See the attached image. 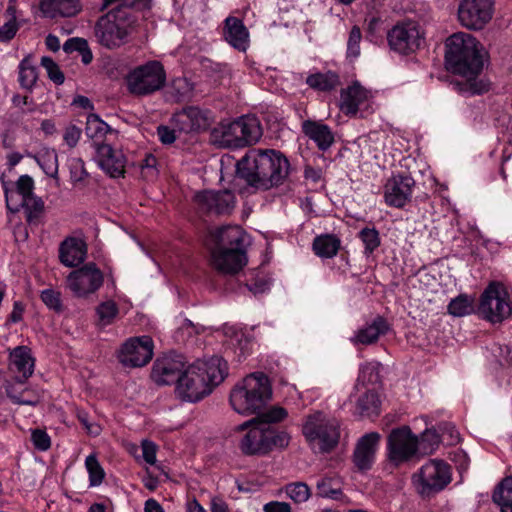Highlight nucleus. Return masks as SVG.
<instances>
[{"mask_svg":"<svg viewBox=\"0 0 512 512\" xmlns=\"http://www.w3.org/2000/svg\"><path fill=\"white\" fill-rule=\"evenodd\" d=\"M37 161L47 175L56 177L58 174V156L54 150L39 155Z\"/></svg>","mask_w":512,"mask_h":512,"instance_id":"09e8293b","label":"nucleus"},{"mask_svg":"<svg viewBox=\"0 0 512 512\" xmlns=\"http://www.w3.org/2000/svg\"><path fill=\"white\" fill-rule=\"evenodd\" d=\"M341 241L333 234H323L314 238L313 251L321 258H332L340 249Z\"/></svg>","mask_w":512,"mask_h":512,"instance_id":"c9c22d12","label":"nucleus"},{"mask_svg":"<svg viewBox=\"0 0 512 512\" xmlns=\"http://www.w3.org/2000/svg\"><path fill=\"white\" fill-rule=\"evenodd\" d=\"M380 404L377 389L366 388L356 400V413L361 417H376L380 414Z\"/></svg>","mask_w":512,"mask_h":512,"instance_id":"473e14b6","label":"nucleus"},{"mask_svg":"<svg viewBox=\"0 0 512 512\" xmlns=\"http://www.w3.org/2000/svg\"><path fill=\"white\" fill-rule=\"evenodd\" d=\"M38 78L37 69L29 58H24L19 65V82L22 88L31 90Z\"/></svg>","mask_w":512,"mask_h":512,"instance_id":"37998d69","label":"nucleus"},{"mask_svg":"<svg viewBox=\"0 0 512 512\" xmlns=\"http://www.w3.org/2000/svg\"><path fill=\"white\" fill-rule=\"evenodd\" d=\"M414 479L420 494L439 492L451 481L450 466L443 460H430L414 475Z\"/></svg>","mask_w":512,"mask_h":512,"instance_id":"f8f14e48","label":"nucleus"},{"mask_svg":"<svg viewBox=\"0 0 512 512\" xmlns=\"http://www.w3.org/2000/svg\"><path fill=\"white\" fill-rule=\"evenodd\" d=\"M317 495L334 500L342 495L341 482L337 477H324L316 484Z\"/></svg>","mask_w":512,"mask_h":512,"instance_id":"a19ab883","label":"nucleus"},{"mask_svg":"<svg viewBox=\"0 0 512 512\" xmlns=\"http://www.w3.org/2000/svg\"><path fill=\"white\" fill-rule=\"evenodd\" d=\"M34 181L28 175H22L16 182V191H10L9 194L13 193L14 201L16 199H23L33 195Z\"/></svg>","mask_w":512,"mask_h":512,"instance_id":"3c124183","label":"nucleus"},{"mask_svg":"<svg viewBox=\"0 0 512 512\" xmlns=\"http://www.w3.org/2000/svg\"><path fill=\"white\" fill-rule=\"evenodd\" d=\"M4 193L7 209L12 212H18L22 206L27 212V220L31 222L34 218H37L44 209V203L41 198L36 197L34 194L23 199H16L14 201L13 193L9 194V189L4 183Z\"/></svg>","mask_w":512,"mask_h":512,"instance_id":"c85d7f7f","label":"nucleus"},{"mask_svg":"<svg viewBox=\"0 0 512 512\" xmlns=\"http://www.w3.org/2000/svg\"><path fill=\"white\" fill-rule=\"evenodd\" d=\"M81 134L82 130L79 127L76 125H69L64 131L63 140L68 147L74 148L78 144Z\"/></svg>","mask_w":512,"mask_h":512,"instance_id":"052dcab7","label":"nucleus"},{"mask_svg":"<svg viewBox=\"0 0 512 512\" xmlns=\"http://www.w3.org/2000/svg\"><path fill=\"white\" fill-rule=\"evenodd\" d=\"M387 42L391 50L401 55H410L425 43V30L415 20L398 21L388 32Z\"/></svg>","mask_w":512,"mask_h":512,"instance_id":"9d476101","label":"nucleus"},{"mask_svg":"<svg viewBox=\"0 0 512 512\" xmlns=\"http://www.w3.org/2000/svg\"><path fill=\"white\" fill-rule=\"evenodd\" d=\"M237 429L247 430L239 442V448L245 455H266L274 449H285L291 439L286 431H278L254 419L244 422Z\"/></svg>","mask_w":512,"mask_h":512,"instance_id":"423d86ee","label":"nucleus"},{"mask_svg":"<svg viewBox=\"0 0 512 512\" xmlns=\"http://www.w3.org/2000/svg\"><path fill=\"white\" fill-rule=\"evenodd\" d=\"M43 16L48 18L73 17L81 9L79 0H41L39 5Z\"/></svg>","mask_w":512,"mask_h":512,"instance_id":"cd10ccee","label":"nucleus"},{"mask_svg":"<svg viewBox=\"0 0 512 512\" xmlns=\"http://www.w3.org/2000/svg\"><path fill=\"white\" fill-rule=\"evenodd\" d=\"M172 123L180 132L190 133L205 130L209 125L208 113L198 107H187L176 112Z\"/></svg>","mask_w":512,"mask_h":512,"instance_id":"5701e85b","label":"nucleus"},{"mask_svg":"<svg viewBox=\"0 0 512 512\" xmlns=\"http://www.w3.org/2000/svg\"><path fill=\"white\" fill-rule=\"evenodd\" d=\"M511 312V304L503 285L496 282L490 283L481 295L479 315L492 323H497L510 316Z\"/></svg>","mask_w":512,"mask_h":512,"instance_id":"9b49d317","label":"nucleus"},{"mask_svg":"<svg viewBox=\"0 0 512 512\" xmlns=\"http://www.w3.org/2000/svg\"><path fill=\"white\" fill-rule=\"evenodd\" d=\"M380 435L377 432H370L360 437L355 445L352 461L360 472L372 468L378 449Z\"/></svg>","mask_w":512,"mask_h":512,"instance_id":"412c9836","label":"nucleus"},{"mask_svg":"<svg viewBox=\"0 0 512 512\" xmlns=\"http://www.w3.org/2000/svg\"><path fill=\"white\" fill-rule=\"evenodd\" d=\"M358 237L364 244L365 254H372L380 246L379 232L375 228H363Z\"/></svg>","mask_w":512,"mask_h":512,"instance_id":"a18cd8bd","label":"nucleus"},{"mask_svg":"<svg viewBox=\"0 0 512 512\" xmlns=\"http://www.w3.org/2000/svg\"><path fill=\"white\" fill-rule=\"evenodd\" d=\"M264 512H291V506L287 502L271 501L264 505Z\"/></svg>","mask_w":512,"mask_h":512,"instance_id":"69168bd1","label":"nucleus"},{"mask_svg":"<svg viewBox=\"0 0 512 512\" xmlns=\"http://www.w3.org/2000/svg\"><path fill=\"white\" fill-rule=\"evenodd\" d=\"M85 466L89 474L90 486H99L105 477V472L97 457L94 454L88 455L85 460Z\"/></svg>","mask_w":512,"mask_h":512,"instance_id":"c03bdc74","label":"nucleus"},{"mask_svg":"<svg viewBox=\"0 0 512 512\" xmlns=\"http://www.w3.org/2000/svg\"><path fill=\"white\" fill-rule=\"evenodd\" d=\"M103 284V274L94 263H87L67 277L68 288L78 297L97 291Z\"/></svg>","mask_w":512,"mask_h":512,"instance_id":"dca6fc26","label":"nucleus"},{"mask_svg":"<svg viewBox=\"0 0 512 512\" xmlns=\"http://www.w3.org/2000/svg\"><path fill=\"white\" fill-rule=\"evenodd\" d=\"M119 314V308L113 300H107L96 307L97 326L104 328L111 325Z\"/></svg>","mask_w":512,"mask_h":512,"instance_id":"ea45409f","label":"nucleus"},{"mask_svg":"<svg viewBox=\"0 0 512 512\" xmlns=\"http://www.w3.org/2000/svg\"><path fill=\"white\" fill-rule=\"evenodd\" d=\"M493 0H461L458 19L470 30H481L492 19Z\"/></svg>","mask_w":512,"mask_h":512,"instance_id":"4468645a","label":"nucleus"},{"mask_svg":"<svg viewBox=\"0 0 512 512\" xmlns=\"http://www.w3.org/2000/svg\"><path fill=\"white\" fill-rule=\"evenodd\" d=\"M68 166L73 185H82L89 175L85 169L84 161L81 158L74 157L69 160Z\"/></svg>","mask_w":512,"mask_h":512,"instance_id":"49530a36","label":"nucleus"},{"mask_svg":"<svg viewBox=\"0 0 512 512\" xmlns=\"http://www.w3.org/2000/svg\"><path fill=\"white\" fill-rule=\"evenodd\" d=\"M23 385L17 381L8 382L6 385L8 398L15 404L36 406L40 402L39 393L29 387L22 388Z\"/></svg>","mask_w":512,"mask_h":512,"instance_id":"72a5a7b5","label":"nucleus"},{"mask_svg":"<svg viewBox=\"0 0 512 512\" xmlns=\"http://www.w3.org/2000/svg\"><path fill=\"white\" fill-rule=\"evenodd\" d=\"M112 130L107 123L100 119L96 114H90L87 117L85 133L88 138L93 140L94 148L97 145H102L104 138Z\"/></svg>","mask_w":512,"mask_h":512,"instance_id":"e433bc0d","label":"nucleus"},{"mask_svg":"<svg viewBox=\"0 0 512 512\" xmlns=\"http://www.w3.org/2000/svg\"><path fill=\"white\" fill-rule=\"evenodd\" d=\"M368 98L369 91L356 82L347 89L342 90L340 109L346 115L354 116Z\"/></svg>","mask_w":512,"mask_h":512,"instance_id":"7c9ffc66","label":"nucleus"},{"mask_svg":"<svg viewBox=\"0 0 512 512\" xmlns=\"http://www.w3.org/2000/svg\"><path fill=\"white\" fill-rule=\"evenodd\" d=\"M285 492L295 503H303L310 497V489L308 485L303 482L286 485Z\"/></svg>","mask_w":512,"mask_h":512,"instance_id":"de8ad7c7","label":"nucleus"},{"mask_svg":"<svg viewBox=\"0 0 512 512\" xmlns=\"http://www.w3.org/2000/svg\"><path fill=\"white\" fill-rule=\"evenodd\" d=\"M493 502L501 512H512V476L504 478L495 488Z\"/></svg>","mask_w":512,"mask_h":512,"instance_id":"58836bf2","label":"nucleus"},{"mask_svg":"<svg viewBox=\"0 0 512 512\" xmlns=\"http://www.w3.org/2000/svg\"><path fill=\"white\" fill-rule=\"evenodd\" d=\"M272 397L268 377L262 372L252 373L239 381L230 392V404L241 415L259 413Z\"/></svg>","mask_w":512,"mask_h":512,"instance_id":"39448f33","label":"nucleus"},{"mask_svg":"<svg viewBox=\"0 0 512 512\" xmlns=\"http://www.w3.org/2000/svg\"><path fill=\"white\" fill-rule=\"evenodd\" d=\"M19 29V24L17 21L7 20L1 27H0V42H9L12 40L17 31Z\"/></svg>","mask_w":512,"mask_h":512,"instance_id":"bf43d9fd","label":"nucleus"},{"mask_svg":"<svg viewBox=\"0 0 512 512\" xmlns=\"http://www.w3.org/2000/svg\"><path fill=\"white\" fill-rule=\"evenodd\" d=\"M302 432L313 449L322 453L329 452L339 442L340 423L337 419L317 411L306 417Z\"/></svg>","mask_w":512,"mask_h":512,"instance_id":"6e6552de","label":"nucleus"},{"mask_svg":"<svg viewBox=\"0 0 512 512\" xmlns=\"http://www.w3.org/2000/svg\"><path fill=\"white\" fill-rule=\"evenodd\" d=\"M237 174L249 186L268 190L283 183L289 162L279 151L251 149L237 162Z\"/></svg>","mask_w":512,"mask_h":512,"instance_id":"f03ea898","label":"nucleus"},{"mask_svg":"<svg viewBox=\"0 0 512 512\" xmlns=\"http://www.w3.org/2000/svg\"><path fill=\"white\" fill-rule=\"evenodd\" d=\"M195 202L200 212L209 215H228L236 204L235 195L229 190H206L195 195Z\"/></svg>","mask_w":512,"mask_h":512,"instance_id":"f3484780","label":"nucleus"},{"mask_svg":"<svg viewBox=\"0 0 512 512\" xmlns=\"http://www.w3.org/2000/svg\"><path fill=\"white\" fill-rule=\"evenodd\" d=\"M262 136L254 116H242L233 122L221 123L211 131V140L223 148H240L256 143Z\"/></svg>","mask_w":512,"mask_h":512,"instance_id":"0eeeda50","label":"nucleus"},{"mask_svg":"<svg viewBox=\"0 0 512 512\" xmlns=\"http://www.w3.org/2000/svg\"><path fill=\"white\" fill-rule=\"evenodd\" d=\"M302 131L309 139L313 140L322 151L329 149L334 142V135L326 124L305 120L302 123Z\"/></svg>","mask_w":512,"mask_h":512,"instance_id":"2f4dec72","label":"nucleus"},{"mask_svg":"<svg viewBox=\"0 0 512 512\" xmlns=\"http://www.w3.org/2000/svg\"><path fill=\"white\" fill-rule=\"evenodd\" d=\"M439 442V436L435 431L426 430L422 433L420 440L418 439V446H421L425 452H432Z\"/></svg>","mask_w":512,"mask_h":512,"instance_id":"4d7b16f0","label":"nucleus"},{"mask_svg":"<svg viewBox=\"0 0 512 512\" xmlns=\"http://www.w3.org/2000/svg\"><path fill=\"white\" fill-rule=\"evenodd\" d=\"M139 450V447L132 446L130 452L134 454L135 458L138 460L139 456L136 455V452ZM141 457L142 459L149 465H154L156 463V452H157V446L155 443L149 440H142L141 442Z\"/></svg>","mask_w":512,"mask_h":512,"instance_id":"8fccbe9b","label":"nucleus"},{"mask_svg":"<svg viewBox=\"0 0 512 512\" xmlns=\"http://www.w3.org/2000/svg\"><path fill=\"white\" fill-rule=\"evenodd\" d=\"M10 370L16 374L14 381L24 384L34 372V358L27 346H17L10 353Z\"/></svg>","mask_w":512,"mask_h":512,"instance_id":"a878e982","label":"nucleus"},{"mask_svg":"<svg viewBox=\"0 0 512 512\" xmlns=\"http://www.w3.org/2000/svg\"><path fill=\"white\" fill-rule=\"evenodd\" d=\"M362 39L361 30L358 26H353L347 41V57L355 59L360 55V42Z\"/></svg>","mask_w":512,"mask_h":512,"instance_id":"5fc2aeb1","label":"nucleus"},{"mask_svg":"<svg viewBox=\"0 0 512 512\" xmlns=\"http://www.w3.org/2000/svg\"><path fill=\"white\" fill-rule=\"evenodd\" d=\"M286 416L287 411L284 408L274 406L262 413L259 417L254 418V420H257L258 423H266L270 426L271 423H277L284 420Z\"/></svg>","mask_w":512,"mask_h":512,"instance_id":"6e6d98bb","label":"nucleus"},{"mask_svg":"<svg viewBox=\"0 0 512 512\" xmlns=\"http://www.w3.org/2000/svg\"><path fill=\"white\" fill-rule=\"evenodd\" d=\"M112 4L117 6L101 16L94 28L98 43L107 49L119 48L130 40L136 30V17L131 9L143 7L144 0H103L100 10Z\"/></svg>","mask_w":512,"mask_h":512,"instance_id":"7ed1b4c3","label":"nucleus"},{"mask_svg":"<svg viewBox=\"0 0 512 512\" xmlns=\"http://www.w3.org/2000/svg\"><path fill=\"white\" fill-rule=\"evenodd\" d=\"M223 36L239 52H246L250 46L249 31L243 21L237 17L229 16L225 19Z\"/></svg>","mask_w":512,"mask_h":512,"instance_id":"393cba45","label":"nucleus"},{"mask_svg":"<svg viewBox=\"0 0 512 512\" xmlns=\"http://www.w3.org/2000/svg\"><path fill=\"white\" fill-rule=\"evenodd\" d=\"M95 160L99 167L113 178L121 177L125 173V155L109 144L97 145Z\"/></svg>","mask_w":512,"mask_h":512,"instance_id":"4be33fe9","label":"nucleus"},{"mask_svg":"<svg viewBox=\"0 0 512 512\" xmlns=\"http://www.w3.org/2000/svg\"><path fill=\"white\" fill-rule=\"evenodd\" d=\"M40 298L49 309L58 313L63 310L61 293L59 291L52 288L45 289L41 292Z\"/></svg>","mask_w":512,"mask_h":512,"instance_id":"603ef678","label":"nucleus"},{"mask_svg":"<svg viewBox=\"0 0 512 512\" xmlns=\"http://www.w3.org/2000/svg\"><path fill=\"white\" fill-rule=\"evenodd\" d=\"M306 84L314 90L329 92L340 85V78L337 73L332 71L317 72L306 78Z\"/></svg>","mask_w":512,"mask_h":512,"instance_id":"f704fd0d","label":"nucleus"},{"mask_svg":"<svg viewBox=\"0 0 512 512\" xmlns=\"http://www.w3.org/2000/svg\"><path fill=\"white\" fill-rule=\"evenodd\" d=\"M388 329L387 321L377 316L371 323L359 328L350 340L354 345H371L377 342L381 335L386 334Z\"/></svg>","mask_w":512,"mask_h":512,"instance_id":"c756f323","label":"nucleus"},{"mask_svg":"<svg viewBox=\"0 0 512 512\" xmlns=\"http://www.w3.org/2000/svg\"><path fill=\"white\" fill-rule=\"evenodd\" d=\"M211 512H230L228 504L221 497H213L210 505Z\"/></svg>","mask_w":512,"mask_h":512,"instance_id":"338daca9","label":"nucleus"},{"mask_svg":"<svg viewBox=\"0 0 512 512\" xmlns=\"http://www.w3.org/2000/svg\"><path fill=\"white\" fill-rule=\"evenodd\" d=\"M77 416L78 420L89 434L98 435L100 433V427L96 424L90 423L88 414L86 412L79 411Z\"/></svg>","mask_w":512,"mask_h":512,"instance_id":"0e129e2a","label":"nucleus"},{"mask_svg":"<svg viewBox=\"0 0 512 512\" xmlns=\"http://www.w3.org/2000/svg\"><path fill=\"white\" fill-rule=\"evenodd\" d=\"M414 179L407 174H397L389 178L384 186V199L388 206L403 208L411 201Z\"/></svg>","mask_w":512,"mask_h":512,"instance_id":"a211bd4d","label":"nucleus"},{"mask_svg":"<svg viewBox=\"0 0 512 512\" xmlns=\"http://www.w3.org/2000/svg\"><path fill=\"white\" fill-rule=\"evenodd\" d=\"M245 233L240 226L227 225L209 231L205 244L212 249L245 248Z\"/></svg>","mask_w":512,"mask_h":512,"instance_id":"6ab92c4d","label":"nucleus"},{"mask_svg":"<svg viewBox=\"0 0 512 512\" xmlns=\"http://www.w3.org/2000/svg\"><path fill=\"white\" fill-rule=\"evenodd\" d=\"M379 368L380 365L378 363H366L362 365L354 389L357 392L371 387L376 389V385L380 383Z\"/></svg>","mask_w":512,"mask_h":512,"instance_id":"4c0bfd02","label":"nucleus"},{"mask_svg":"<svg viewBox=\"0 0 512 512\" xmlns=\"http://www.w3.org/2000/svg\"><path fill=\"white\" fill-rule=\"evenodd\" d=\"M418 447V438L408 426L393 429L388 435V457L397 465L411 459L417 453Z\"/></svg>","mask_w":512,"mask_h":512,"instance_id":"ddd939ff","label":"nucleus"},{"mask_svg":"<svg viewBox=\"0 0 512 512\" xmlns=\"http://www.w3.org/2000/svg\"><path fill=\"white\" fill-rule=\"evenodd\" d=\"M157 135L163 144H172L176 140L175 129L167 126H159L157 128Z\"/></svg>","mask_w":512,"mask_h":512,"instance_id":"e2e57ef3","label":"nucleus"},{"mask_svg":"<svg viewBox=\"0 0 512 512\" xmlns=\"http://www.w3.org/2000/svg\"><path fill=\"white\" fill-rule=\"evenodd\" d=\"M210 253L213 267L223 274H236L247 263L245 248L212 249Z\"/></svg>","mask_w":512,"mask_h":512,"instance_id":"aec40b11","label":"nucleus"},{"mask_svg":"<svg viewBox=\"0 0 512 512\" xmlns=\"http://www.w3.org/2000/svg\"><path fill=\"white\" fill-rule=\"evenodd\" d=\"M86 48H87V41L82 38L68 39L63 45V49L67 53L74 52V51L80 52L81 50H85Z\"/></svg>","mask_w":512,"mask_h":512,"instance_id":"680f3d73","label":"nucleus"},{"mask_svg":"<svg viewBox=\"0 0 512 512\" xmlns=\"http://www.w3.org/2000/svg\"><path fill=\"white\" fill-rule=\"evenodd\" d=\"M145 512H164L162 506L155 499H148L144 506Z\"/></svg>","mask_w":512,"mask_h":512,"instance_id":"774afa93","label":"nucleus"},{"mask_svg":"<svg viewBox=\"0 0 512 512\" xmlns=\"http://www.w3.org/2000/svg\"><path fill=\"white\" fill-rule=\"evenodd\" d=\"M41 65L45 68L47 75L51 81H53L57 85L64 83V74L60 70L58 64L52 58L47 56L42 57Z\"/></svg>","mask_w":512,"mask_h":512,"instance_id":"864d4df0","label":"nucleus"},{"mask_svg":"<svg viewBox=\"0 0 512 512\" xmlns=\"http://www.w3.org/2000/svg\"><path fill=\"white\" fill-rule=\"evenodd\" d=\"M184 364L180 359L164 356L156 359L151 371V378L157 385L178 383Z\"/></svg>","mask_w":512,"mask_h":512,"instance_id":"b1692460","label":"nucleus"},{"mask_svg":"<svg viewBox=\"0 0 512 512\" xmlns=\"http://www.w3.org/2000/svg\"><path fill=\"white\" fill-rule=\"evenodd\" d=\"M31 439L35 448L40 451H46L51 446L50 436L44 430H33L31 434Z\"/></svg>","mask_w":512,"mask_h":512,"instance_id":"13d9d810","label":"nucleus"},{"mask_svg":"<svg viewBox=\"0 0 512 512\" xmlns=\"http://www.w3.org/2000/svg\"><path fill=\"white\" fill-rule=\"evenodd\" d=\"M166 72L161 62L152 60L137 66L126 77L128 91L135 96H147L165 86Z\"/></svg>","mask_w":512,"mask_h":512,"instance_id":"1a4fd4ad","label":"nucleus"},{"mask_svg":"<svg viewBox=\"0 0 512 512\" xmlns=\"http://www.w3.org/2000/svg\"><path fill=\"white\" fill-rule=\"evenodd\" d=\"M85 243L75 237L66 238L59 247V258L67 267H76L86 258Z\"/></svg>","mask_w":512,"mask_h":512,"instance_id":"bb28decb","label":"nucleus"},{"mask_svg":"<svg viewBox=\"0 0 512 512\" xmlns=\"http://www.w3.org/2000/svg\"><path fill=\"white\" fill-rule=\"evenodd\" d=\"M153 357V340L149 336L132 337L126 340L119 352L120 363L128 367L145 366Z\"/></svg>","mask_w":512,"mask_h":512,"instance_id":"2eb2a0df","label":"nucleus"},{"mask_svg":"<svg viewBox=\"0 0 512 512\" xmlns=\"http://www.w3.org/2000/svg\"><path fill=\"white\" fill-rule=\"evenodd\" d=\"M445 64L454 74L465 78V91L481 94L486 91L485 85L477 81L483 68L482 46L475 37L468 33L458 32L446 40Z\"/></svg>","mask_w":512,"mask_h":512,"instance_id":"f257e3e1","label":"nucleus"},{"mask_svg":"<svg viewBox=\"0 0 512 512\" xmlns=\"http://www.w3.org/2000/svg\"><path fill=\"white\" fill-rule=\"evenodd\" d=\"M227 374V362L218 356L197 360L186 370H182L176 392L182 400L197 402L223 382Z\"/></svg>","mask_w":512,"mask_h":512,"instance_id":"20e7f679","label":"nucleus"},{"mask_svg":"<svg viewBox=\"0 0 512 512\" xmlns=\"http://www.w3.org/2000/svg\"><path fill=\"white\" fill-rule=\"evenodd\" d=\"M474 311V299L468 295L461 294L452 299L448 305L449 314L455 317H463Z\"/></svg>","mask_w":512,"mask_h":512,"instance_id":"79ce46f5","label":"nucleus"}]
</instances>
